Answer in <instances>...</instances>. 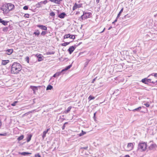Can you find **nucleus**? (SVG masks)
Segmentation results:
<instances>
[{"label":"nucleus","instance_id":"43","mask_svg":"<svg viewBox=\"0 0 157 157\" xmlns=\"http://www.w3.org/2000/svg\"><path fill=\"white\" fill-rule=\"evenodd\" d=\"M33 112L32 111H30V112H29L27 113H25V114H24L23 115H22V117H24L25 116L26 114H29V113H31Z\"/></svg>","mask_w":157,"mask_h":157},{"label":"nucleus","instance_id":"55","mask_svg":"<svg viewBox=\"0 0 157 157\" xmlns=\"http://www.w3.org/2000/svg\"><path fill=\"white\" fill-rule=\"evenodd\" d=\"M118 91H119V90L118 89H117V90H115V91H114V94H115L116 93H117V92H118Z\"/></svg>","mask_w":157,"mask_h":157},{"label":"nucleus","instance_id":"25","mask_svg":"<svg viewBox=\"0 0 157 157\" xmlns=\"http://www.w3.org/2000/svg\"><path fill=\"white\" fill-rule=\"evenodd\" d=\"M142 107H139L135 109L132 110V111L134 112L137 111H140V110L141 109Z\"/></svg>","mask_w":157,"mask_h":157},{"label":"nucleus","instance_id":"60","mask_svg":"<svg viewBox=\"0 0 157 157\" xmlns=\"http://www.w3.org/2000/svg\"><path fill=\"white\" fill-rule=\"evenodd\" d=\"M50 130V128H47V129L45 130V131L47 132H48Z\"/></svg>","mask_w":157,"mask_h":157},{"label":"nucleus","instance_id":"36","mask_svg":"<svg viewBox=\"0 0 157 157\" xmlns=\"http://www.w3.org/2000/svg\"><path fill=\"white\" fill-rule=\"evenodd\" d=\"M9 29L8 27H4L3 28L2 31L4 32H6L8 31Z\"/></svg>","mask_w":157,"mask_h":157},{"label":"nucleus","instance_id":"54","mask_svg":"<svg viewBox=\"0 0 157 157\" xmlns=\"http://www.w3.org/2000/svg\"><path fill=\"white\" fill-rule=\"evenodd\" d=\"M97 77H96L95 78H94L92 80V83H94V82H95L97 78Z\"/></svg>","mask_w":157,"mask_h":157},{"label":"nucleus","instance_id":"26","mask_svg":"<svg viewBox=\"0 0 157 157\" xmlns=\"http://www.w3.org/2000/svg\"><path fill=\"white\" fill-rule=\"evenodd\" d=\"M147 78H145L144 79H142V80H141V82L145 84H147V85H148V83L147 82Z\"/></svg>","mask_w":157,"mask_h":157},{"label":"nucleus","instance_id":"64","mask_svg":"<svg viewBox=\"0 0 157 157\" xmlns=\"http://www.w3.org/2000/svg\"><path fill=\"white\" fill-rule=\"evenodd\" d=\"M100 0H96L97 3H98L99 2Z\"/></svg>","mask_w":157,"mask_h":157},{"label":"nucleus","instance_id":"27","mask_svg":"<svg viewBox=\"0 0 157 157\" xmlns=\"http://www.w3.org/2000/svg\"><path fill=\"white\" fill-rule=\"evenodd\" d=\"M71 106H70L67 109V110L64 111V113L67 114L70 111V110L71 108Z\"/></svg>","mask_w":157,"mask_h":157},{"label":"nucleus","instance_id":"11","mask_svg":"<svg viewBox=\"0 0 157 157\" xmlns=\"http://www.w3.org/2000/svg\"><path fill=\"white\" fill-rule=\"evenodd\" d=\"M8 8L9 12L11 10H12L14 8V6L10 3H8Z\"/></svg>","mask_w":157,"mask_h":157},{"label":"nucleus","instance_id":"17","mask_svg":"<svg viewBox=\"0 0 157 157\" xmlns=\"http://www.w3.org/2000/svg\"><path fill=\"white\" fill-rule=\"evenodd\" d=\"M10 62V60H2V64L3 65H5Z\"/></svg>","mask_w":157,"mask_h":157},{"label":"nucleus","instance_id":"47","mask_svg":"<svg viewBox=\"0 0 157 157\" xmlns=\"http://www.w3.org/2000/svg\"><path fill=\"white\" fill-rule=\"evenodd\" d=\"M7 135V133H5L3 134H1L0 133V136H6Z\"/></svg>","mask_w":157,"mask_h":157},{"label":"nucleus","instance_id":"8","mask_svg":"<svg viewBox=\"0 0 157 157\" xmlns=\"http://www.w3.org/2000/svg\"><path fill=\"white\" fill-rule=\"evenodd\" d=\"M157 146L155 144H151L148 147L149 150H152L155 149L156 147Z\"/></svg>","mask_w":157,"mask_h":157},{"label":"nucleus","instance_id":"49","mask_svg":"<svg viewBox=\"0 0 157 157\" xmlns=\"http://www.w3.org/2000/svg\"><path fill=\"white\" fill-rule=\"evenodd\" d=\"M96 112L94 113V116H93V118L94 119V120H95V119H96L95 116H96Z\"/></svg>","mask_w":157,"mask_h":157},{"label":"nucleus","instance_id":"6","mask_svg":"<svg viewBox=\"0 0 157 157\" xmlns=\"http://www.w3.org/2000/svg\"><path fill=\"white\" fill-rule=\"evenodd\" d=\"M68 38H70L71 39H74L75 38V37L74 35H71L70 34H66L64 35L63 36V39H67Z\"/></svg>","mask_w":157,"mask_h":157},{"label":"nucleus","instance_id":"14","mask_svg":"<svg viewBox=\"0 0 157 157\" xmlns=\"http://www.w3.org/2000/svg\"><path fill=\"white\" fill-rule=\"evenodd\" d=\"M80 4H77L76 3H75L73 7V10H74L77 8H80Z\"/></svg>","mask_w":157,"mask_h":157},{"label":"nucleus","instance_id":"32","mask_svg":"<svg viewBox=\"0 0 157 157\" xmlns=\"http://www.w3.org/2000/svg\"><path fill=\"white\" fill-rule=\"evenodd\" d=\"M24 136L23 135H21L19 136L17 138V140L18 141H20L22 140L24 138Z\"/></svg>","mask_w":157,"mask_h":157},{"label":"nucleus","instance_id":"2","mask_svg":"<svg viewBox=\"0 0 157 157\" xmlns=\"http://www.w3.org/2000/svg\"><path fill=\"white\" fill-rule=\"evenodd\" d=\"M147 148V143L140 142L138 144L137 151L141 152L145 151Z\"/></svg>","mask_w":157,"mask_h":157},{"label":"nucleus","instance_id":"7","mask_svg":"<svg viewBox=\"0 0 157 157\" xmlns=\"http://www.w3.org/2000/svg\"><path fill=\"white\" fill-rule=\"evenodd\" d=\"M83 14H85L84 16L85 19L90 17L92 15V13H91L86 12H83Z\"/></svg>","mask_w":157,"mask_h":157},{"label":"nucleus","instance_id":"59","mask_svg":"<svg viewBox=\"0 0 157 157\" xmlns=\"http://www.w3.org/2000/svg\"><path fill=\"white\" fill-rule=\"evenodd\" d=\"M78 135H79V136H83V135H82V133H80L79 134H78Z\"/></svg>","mask_w":157,"mask_h":157},{"label":"nucleus","instance_id":"51","mask_svg":"<svg viewBox=\"0 0 157 157\" xmlns=\"http://www.w3.org/2000/svg\"><path fill=\"white\" fill-rule=\"evenodd\" d=\"M88 148V146H86V147H82L81 148V149H85V150H87Z\"/></svg>","mask_w":157,"mask_h":157},{"label":"nucleus","instance_id":"41","mask_svg":"<svg viewBox=\"0 0 157 157\" xmlns=\"http://www.w3.org/2000/svg\"><path fill=\"white\" fill-rule=\"evenodd\" d=\"M55 13L53 12H52L51 13H50V15L51 16L53 17V16H55Z\"/></svg>","mask_w":157,"mask_h":157},{"label":"nucleus","instance_id":"5","mask_svg":"<svg viewBox=\"0 0 157 157\" xmlns=\"http://www.w3.org/2000/svg\"><path fill=\"white\" fill-rule=\"evenodd\" d=\"M48 1L47 0H45V1H41L40 2H38L36 5V7L37 8H39L40 7H41L42 6L41 5L43 4L44 5L46 4L47 2Z\"/></svg>","mask_w":157,"mask_h":157},{"label":"nucleus","instance_id":"58","mask_svg":"<svg viewBox=\"0 0 157 157\" xmlns=\"http://www.w3.org/2000/svg\"><path fill=\"white\" fill-rule=\"evenodd\" d=\"M88 63H89V61L88 62H85V64L86 65L85 66H86L88 64Z\"/></svg>","mask_w":157,"mask_h":157},{"label":"nucleus","instance_id":"21","mask_svg":"<svg viewBox=\"0 0 157 157\" xmlns=\"http://www.w3.org/2000/svg\"><path fill=\"white\" fill-rule=\"evenodd\" d=\"M72 66L71 64L67 66L65 68L63 69V71H65L69 69Z\"/></svg>","mask_w":157,"mask_h":157},{"label":"nucleus","instance_id":"31","mask_svg":"<svg viewBox=\"0 0 157 157\" xmlns=\"http://www.w3.org/2000/svg\"><path fill=\"white\" fill-rule=\"evenodd\" d=\"M55 53V52L54 51H50V52H47L46 53V54L47 55H53Z\"/></svg>","mask_w":157,"mask_h":157},{"label":"nucleus","instance_id":"35","mask_svg":"<svg viewBox=\"0 0 157 157\" xmlns=\"http://www.w3.org/2000/svg\"><path fill=\"white\" fill-rule=\"evenodd\" d=\"M47 133V132L45 131L43 132V134L42 135V137L43 139H44V138L45 137L46 134Z\"/></svg>","mask_w":157,"mask_h":157},{"label":"nucleus","instance_id":"24","mask_svg":"<svg viewBox=\"0 0 157 157\" xmlns=\"http://www.w3.org/2000/svg\"><path fill=\"white\" fill-rule=\"evenodd\" d=\"M72 41L69 42H64V43H62L61 44V45L63 46H66L67 45L69 44Z\"/></svg>","mask_w":157,"mask_h":157},{"label":"nucleus","instance_id":"19","mask_svg":"<svg viewBox=\"0 0 157 157\" xmlns=\"http://www.w3.org/2000/svg\"><path fill=\"white\" fill-rule=\"evenodd\" d=\"M38 86H30V88L33 91L34 93V92L35 91L38 90Z\"/></svg>","mask_w":157,"mask_h":157},{"label":"nucleus","instance_id":"37","mask_svg":"<svg viewBox=\"0 0 157 157\" xmlns=\"http://www.w3.org/2000/svg\"><path fill=\"white\" fill-rule=\"evenodd\" d=\"M130 17V15L128 14H127L126 15L124 16V17L123 18V19H127Z\"/></svg>","mask_w":157,"mask_h":157},{"label":"nucleus","instance_id":"33","mask_svg":"<svg viewBox=\"0 0 157 157\" xmlns=\"http://www.w3.org/2000/svg\"><path fill=\"white\" fill-rule=\"evenodd\" d=\"M85 14H83L82 16L79 18V19L81 21H82V20H84L85 19L84 18V15Z\"/></svg>","mask_w":157,"mask_h":157},{"label":"nucleus","instance_id":"38","mask_svg":"<svg viewBox=\"0 0 157 157\" xmlns=\"http://www.w3.org/2000/svg\"><path fill=\"white\" fill-rule=\"evenodd\" d=\"M95 98V97L94 96H93L91 95H90L88 98V99L89 101H90L91 100L94 99Z\"/></svg>","mask_w":157,"mask_h":157},{"label":"nucleus","instance_id":"30","mask_svg":"<svg viewBox=\"0 0 157 157\" xmlns=\"http://www.w3.org/2000/svg\"><path fill=\"white\" fill-rule=\"evenodd\" d=\"M123 8H122L121 9V10L119 12V13H118L117 16V18H119L120 17L121 13L123 12Z\"/></svg>","mask_w":157,"mask_h":157},{"label":"nucleus","instance_id":"45","mask_svg":"<svg viewBox=\"0 0 157 157\" xmlns=\"http://www.w3.org/2000/svg\"><path fill=\"white\" fill-rule=\"evenodd\" d=\"M26 61L28 63H29V58L28 56H27L25 58Z\"/></svg>","mask_w":157,"mask_h":157},{"label":"nucleus","instance_id":"1","mask_svg":"<svg viewBox=\"0 0 157 157\" xmlns=\"http://www.w3.org/2000/svg\"><path fill=\"white\" fill-rule=\"evenodd\" d=\"M22 69V66L20 64L17 62H14L13 63L11 68V73L17 74Z\"/></svg>","mask_w":157,"mask_h":157},{"label":"nucleus","instance_id":"22","mask_svg":"<svg viewBox=\"0 0 157 157\" xmlns=\"http://www.w3.org/2000/svg\"><path fill=\"white\" fill-rule=\"evenodd\" d=\"M19 154H21L22 155H23L24 156H25L27 155L31 154V153H29L28 152H22L21 153H19Z\"/></svg>","mask_w":157,"mask_h":157},{"label":"nucleus","instance_id":"63","mask_svg":"<svg viewBox=\"0 0 157 157\" xmlns=\"http://www.w3.org/2000/svg\"><path fill=\"white\" fill-rule=\"evenodd\" d=\"M124 157H130V156L128 155H126Z\"/></svg>","mask_w":157,"mask_h":157},{"label":"nucleus","instance_id":"16","mask_svg":"<svg viewBox=\"0 0 157 157\" xmlns=\"http://www.w3.org/2000/svg\"><path fill=\"white\" fill-rule=\"evenodd\" d=\"M13 49H8L6 51V54L8 55H10L13 53Z\"/></svg>","mask_w":157,"mask_h":157},{"label":"nucleus","instance_id":"46","mask_svg":"<svg viewBox=\"0 0 157 157\" xmlns=\"http://www.w3.org/2000/svg\"><path fill=\"white\" fill-rule=\"evenodd\" d=\"M34 157H41V156L39 153H38L37 154H35Z\"/></svg>","mask_w":157,"mask_h":157},{"label":"nucleus","instance_id":"50","mask_svg":"<svg viewBox=\"0 0 157 157\" xmlns=\"http://www.w3.org/2000/svg\"><path fill=\"white\" fill-rule=\"evenodd\" d=\"M144 105H145L147 107H149L150 106V105L147 103L144 104Z\"/></svg>","mask_w":157,"mask_h":157},{"label":"nucleus","instance_id":"62","mask_svg":"<svg viewBox=\"0 0 157 157\" xmlns=\"http://www.w3.org/2000/svg\"><path fill=\"white\" fill-rule=\"evenodd\" d=\"M112 27L111 26H110L108 29V30H110L111 28H112Z\"/></svg>","mask_w":157,"mask_h":157},{"label":"nucleus","instance_id":"34","mask_svg":"<svg viewBox=\"0 0 157 157\" xmlns=\"http://www.w3.org/2000/svg\"><path fill=\"white\" fill-rule=\"evenodd\" d=\"M62 0H54V2L57 4H60Z\"/></svg>","mask_w":157,"mask_h":157},{"label":"nucleus","instance_id":"29","mask_svg":"<svg viewBox=\"0 0 157 157\" xmlns=\"http://www.w3.org/2000/svg\"><path fill=\"white\" fill-rule=\"evenodd\" d=\"M64 71H63V69L62 70V71H59L58 72H57V74L58 75V76H59V75H63L64 73Z\"/></svg>","mask_w":157,"mask_h":157},{"label":"nucleus","instance_id":"10","mask_svg":"<svg viewBox=\"0 0 157 157\" xmlns=\"http://www.w3.org/2000/svg\"><path fill=\"white\" fill-rule=\"evenodd\" d=\"M37 26L42 30H47V27L45 25H37Z\"/></svg>","mask_w":157,"mask_h":157},{"label":"nucleus","instance_id":"56","mask_svg":"<svg viewBox=\"0 0 157 157\" xmlns=\"http://www.w3.org/2000/svg\"><path fill=\"white\" fill-rule=\"evenodd\" d=\"M118 18H117V17H116V19H115V20H114V22H116L117 21V19H118Z\"/></svg>","mask_w":157,"mask_h":157},{"label":"nucleus","instance_id":"57","mask_svg":"<svg viewBox=\"0 0 157 157\" xmlns=\"http://www.w3.org/2000/svg\"><path fill=\"white\" fill-rule=\"evenodd\" d=\"M44 32L45 33V34H47L48 33V31H47V30H44Z\"/></svg>","mask_w":157,"mask_h":157},{"label":"nucleus","instance_id":"39","mask_svg":"<svg viewBox=\"0 0 157 157\" xmlns=\"http://www.w3.org/2000/svg\"><path fill=\"white\" fill-rule=\"evenodd\" d=\"M18 102V101H14L13 103L11 104V105L12 106H14L16 105V104Z\"/></svg>","mask_w":157,"mask_h":157},{"label":"nucleus","instance_id":"48","mask_svg":"<svg viewBox=\"0 0 157 157\" xmlns=\"http://www.w3.org/2000/svg\"><path fill=\"white\" fill-rule=\"evenodd\" d=\"M24 16L25 17H26L29 18V14L27 13L25 14V15Z\"/></svg>","mask_w":157,"mask_h":157},{"label":"nucleus","instance_id":"18","mask_svg":"<svg viewBox=\"0 0 157 157\" xmlns=\"http://www.w3.org/2000/svg\"><path fill=\"white\" fill-rule=\"evenodd\" d=\"M32 137V135L31 134H28L27 135V142H29L31 140Z\"/></svg>","mask_w":157,"mask_h":157},{"label":"nucleus","instance_id":"42","mask_svg":"<svg viewBox=\"0 0 157 157\" xmlns=\"http://www.w3.org/2000/svg\"><path fill=\"white\" fill-rule=\"evenodd\" d=\"M23 9L24 10H27L28 9V6H24Z\"/></svg>","mask_w":157,"mask_h":157},{"label":"nucleus","instance_id":"23","mask_svg":"<svg viewBox=\"0 0 157 157\" xmlns=\"http://www.w3.org/2000/svg\"><path fill=\"white\" fill-rule=\"evenodd\" d=\"M53 86L51 85H49L46 88V90H51L53 89Z\"/></svg>","mask_w":157,"mask_h":157},{"label":"nucleus","instance_id":"13","mask_svg":"<svg viewBox=\"0 0 157 157\" xmlns=\"http://www.w3.org/2000/svg\"><path fill=\"white\" fill-rule=\"evenodd\" d=\"M66 16V14L64 13L63 12L58 15V17L60 18H63L65 16Z\"/></svg>","mask_w":157,"mask_h":157},{"label":"nucleus","instance_id":"44","mask_svg":"<svg viewBox=\"0 0 157 157\" xmlns=\"http://www.w3.org/2000/svg\"><path fill=\"white\" fill-rule=\"evenodd\" d=\"M40 34H41V36H44L46 34H45V33L44 31H42V32Z\"/></svg>","mask_w":157,"mask_h":157},{"label":"nucleus","instance_id":"40","mask_svg":"<svg viewBox=\"0 0 157 157\" xmlns=\"http://www.w3.org/2000/svg\"><path fill=\"white\" fill-rule=\"evenodd\" d=\"M68 124V122H66L63 125L62 127V130H64V129H65V125L66 124Z\"/></svg>","mask_w":157,"mask_h":157},{"label":"nucleus","instance_id":"15","mask_svg":"<svg viewBox=\"0 0 157 157\" xmlns=\"http://www.w3.org/2000/svg\"><path fill=\"white\" fill-rule=\"evenodd\" d=\"M33 34L35 35V36H36L37 37H38L40 34V31L38 29L36 30Z\"/></svg>","mask_w":157,"mask_h":157},{"label":"nucleus","instance_id":"52","mask_svg":"<svg viewBox=\"0 0 157 157\" xmlns=\"http://www.w3.org/2000/svg\"><path fill=\"white\" fill-rule=\"evenodd\" d=\"M57 76H58V75L57 74V73H56L55 74L53 75V77H56Z\"/></svg>","mask_w":157,"mask_h":157},{"label":"nucleus","instance_id":"28","mask_svg":"<svg viewBox=\"0 0 157 157\" xmlns=\"http://www.w3.org/2000/svg\"><path fill=\"white\" fill-rule=\"evenodd\" d=\"M151 75H152L153 76H154V77L157 78V73H153L151 75H149L148 76V78L150 77Z\"/></svg>","mask_w":157,"mask_h":157},{"label":"nucleus","instance_id":"61","mask_svg":"<svg viewBox=\"0 0 157 157\" xmlns=\"http://www.w3.org/2000/svg\"><path fill=\"white\" fill-rule=\"evenodd\" d=\"M105 28H104L103 30L101 32H100L101 33H103L104 31L105 30Z\"/></svg>","mask_w":157,"mask_h":157},{"label":"nucleus","instance_id":"4","mask_svg":"<svg viewBox=\"0 0 157 157\" xmlns=\"http://www.w3.org/2000/svg\"><path fill=\"white\" fill-rule=\"evenodd\" d=\"M77 46L78 45H75L74 46L70 47L67 50V51L69 52V53L70 54H71Z\"/></svg>","mask_w":157,"mask_h":157},{"label":"nucleus","instance_id":"20","mask_svg":"<svg viewBox=\"0 0 157 157\" xmlns=\"http://www.w3.org/2000/svg\"><path fill=\"white\" fill-rule=\"evenodd\" d=\"M151 79L147 78V80H146L147 82L148 83H152L154 84L157 82V81H156L155 82V81H151Z\"/></svg>","mask_w":157,"mask_h":157},{"label":"nucleus","instance_id":"53","mask_svg":"<svg viewBox=\"0 0 157 157\" xmlns=\"http://www.w3.org/2000/svg\"><path fill=\"white\" fill-rule=\"evenodd\" d=\"M81 133L83 135H84L86 134V132L83 131L82 130V132Z\"/></svg>","mask_w":157,"mask_h":157},{"label":"nucleus","instance_id":"3","mask_svg":"<svg viewBox=\"0 0 157 157\" xmlns=\"http://www.w3.org/2000/svg\"><path fill=\"white\" fill-rule=\"evenodd\" d=\"M8 3H5L3 4L1 8V10L3 11L4 13H7L9 12V10L8 8Z\"/></svg>","mask_w":157,"mask_h":157},{"label":"nucleus","instance_id":"12","mask_svg":"<svg viewBox=\"0 0 157 157\" xmlns=\"http://www.w3.org/2000/svg\"><path fill=\"white\" fill-rule=\"evenodd\" d=\"M133 144L132 143H129L128 144L127 147L129 150H131L133 147Z\"/></svg>","mask_w":157,"mask_h":157},{"label":"nucleus","instance_id":"9","mask_svg":"<svg viewBox=\"0 0 157 157\" xmlns=\"http://www.w3.org/2000/svg\"><path fill=\"white\" fill-rule=\"evenodd\" d=\"M36 56L38 59V61H40L42 60L43 59V56L42 55L40 54L38 55H36Z\"/></svg>","mask_w":157,"mask_h":157}]
</instances>
